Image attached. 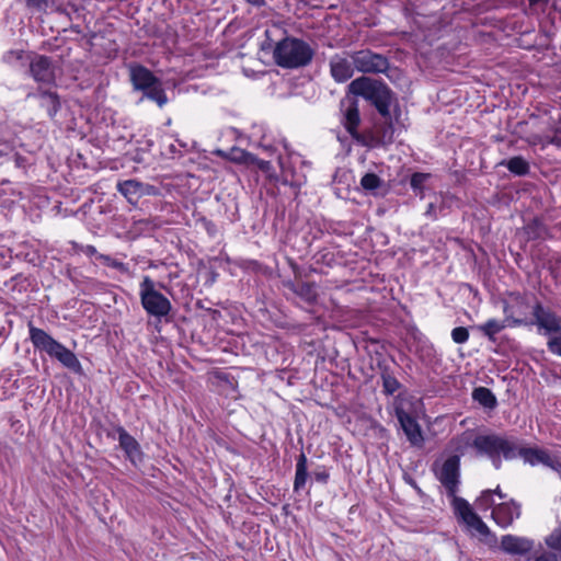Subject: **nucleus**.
<instances>
[{
    "label": "nucleus",
    "mask_w": 561,
    "mask_h": 561,
    "mask_svg": "<svg viewBox=\"0 0 561 561\" xmlns=\"http://www.w3.org/2000/svg\"><path fill=\"white\" fill-rule=\"evenodd\" d=\"M520 516V504L514 500L503 502L495 506L492 511V517L501 527L512 525L515 518Z\"/></svg>",
    "instance_id": "obj_18"
},
{
    "label": "nucleus",
    "mask_w": 561,
    "mask_h": 561,
    "mask_svg": "<svg viewBox=\"0 0 561 561\" xmlns=\"http://www.w3.org/2000/svg\"><path fill=\"white\" fill-rule=\"evenodd\" d=\"M472 399L485 409L493 410L497 405L496 397L485 387L474 388Z\"/></svg>",
    "instance_id": "obj_27"
},
{
    "label": "nucleus",
    "mask_w": 561,
    "mask_h": 561,
    "mask_svg": "<svg viewBox=\"0 0 561 561\" xmlns=\"http://www.w3.org/2000/svg\"><path fill=\"white\" fill-rule=\"evenodd\" d=\"M501 165L506 167L511 173L518 176H525L530 171L528 161L524 159L522 156H515L507 160H503L501 162Z\"/></svg>",
    "instance_id": "obj_26"
},
{
    "label": "nucleus",
    "mask_w": 561,
    "mask_h": 561,
    "mask_svg": "<svg viewBox=\"0 0 561 561\" xmlns=\"http://www.w3.org/2000/svg\"><path fill=\"white\" fill-rule=\"evenodd\" d=\"M525 233L529 240L545 239L548 236V228L540 219L535 218L526 225Z\"/></svg>",
    "instance_id": "obj_29"
},
{
    "label": "nucleus",
    "mask_w": 561,
    "mask_h": 561,
    "mask_svg": "<svg viewBox=\"0 0 561 561\" xmlns=\"http://www.w3.org/2000/svg\"><path fill=\"white\" fill-rule=\"evenodd\" d=\"M205 227L209 233L215 232V225L211 221H205Z\"/></svg>",
    "instance_id": "obj_49"
},
{
    "label": "nucleus",
    "mask_w": 561,
    "mask_h": 561,
    "mask_svg": "<svg viewBox=\"0 0 561 561\" xmlns=\"http://www.w3.org/2000/svg\"><path fill=\"white\" fill-rule=\"evenodd\" d=\"M355 61V68L363 73H383L389 69V60L386 56L370 49H360L350 54Z\"/></svg>",
    "instance_id": "obj_11"
},
{
    "label": "nucleus",
    "mask_w": 561,
    "mask_h": 561,
    "mask_svg": "<svg viewBox=\"0 0 561 561\" xmlns=\"http://www.w3.org/2000/svg\"><path fill=\"white\" fill-rule=\"evenodd\" d=\"M533 144H542V145H546V144H551V145H554L557 146L558 148H561V127H557L554 129V134L552 136H539V135H534L533 136Z\"/></svg>",
    "instance_id": "obj_33"
},
{
    "label": "nucleus",
    "mask_w": 561,
    "mask_h": 561,
    "mask_svg": "<svg viewBox=\"0 0 561 561\" xmlns=\"http://www.w3.org/2000/svg\"><path fill=\"white\" fill-rule=\"evenodd\" d=\"M256 163H259L261 169H264L268 164V162H266V161H260L259 162V160L256 161Z\"/></svg>",
    "instance_id": "obj_52"
},
{
    "label": "nucleus",
    "mask_w": 561,
    "mask_h": 561,
    "mask_svg": "<svg viewBox=\"0 0 561 561\" xmlns=\"http://www.w3.org/2000/svg\"><path fill=\"white\" fill-rule=\"evenodd\" d=\"M492 495H493L492 490L483 491L479 499L480 504L481 505H492L493 504Z\"/></svg>",
    "instance_id": "obj_41"
},
{
    "label": "nucleus",
    "mask_w": 561,
    "mask_h": 561,
    "mask_svg": "<svg viewBox=\"0 0 561 561\" xmlns=\"http://www.w3.org/2000/svg\"><path fill=\"white\" fill-rule=\"evenodd\" d=\"M98 259L106 266L113 267L122 274L129 275V267L126 263L117 261L107 254H99Z\"/></svg>",
    "instance_id": "obj_34"
},
{
    "label": "nucleus",
    "mask_w": 561,
    "mask_h": 561,
    "mask_svg": "<svg viewBox=\"0 0 561 561\" xmlns=\"http://www.w3.org/2000/svg\"><path fill=\"white\" fill-rule=\"evenodd\" d=\"M11 150V144L0 137V157L7 154Z\"/></svg>",
    "instance_id": "obj_43"
},
{
    "label": "nucleus",
    "mask_w": 561,
    "mask_h": 561,
    "mask_svg": "<svg viewBox=\"0 0 561 561\" xmlns=\"http://www.w3.org/2000/svg\"><path fill=\"white\" fill-rule=\"evenodd\" d=\"M348 91L370 102L380 116L386 118H389L390 107L398 101L394 92L383 81L365 76L353 80Z\"/></svg>",
    "instance_id": "obj_1"
},
{
    "label": "nucleus",
    "mask_w": 561,
    "mask_h": 561,
    "mask_svg": "<svg viewBox=\"0 0 561 561\" xmlns=\"http://www.w3.org/2000/svg\"><path fill=\"white\" fill-rule=\"evenodd\" d=\"M82 251L88 256L95 255L98 257V255H99L96 248L94 245H91V244H88V245L83 247Z\"/></svg>",
    "instance_id": "obj_45"
},
{
    "label": "nucleus",
    "mask_w": 561,
    "mask_h": 561,
    "mask_svg": "<svg viewBox=\"0 0 561 561\" xmlns=\"http://www.w3.org/2000/svg\"><path fill=\"white\" fill-rule=\"evenodd\" d=\"M30 340L33 346L39 352H45L49 357L58 360L64 367L77 375L83 374V368L76 354L64 344L55 340L43 329L36 328L28 322Z\"/></svg>",
    "instance_id": "obj_2"
},
{
    "label": "nucleus",
    "mask_w": 561,
    "mask_h": 561,
    "mask_svg": "<svg viewBox=\"0 0 561 561\" xmlns=\"http://www.w3.org/2000/svg\"><path fill=\"white\" fill-rule=\"evenodd\" d=\"M30 73L32 78L38 83L54 84L56 80L53 61L45 55H36L31 60Z\"/></svg>",
    "instance_id": "obj_14"
},
{
    "label": "nucleus",
    "mask_w": 561,
    "mask_h": 561,
    "mask_svg": "<svg viewBox=\"0 0 561 561\" xmlns=\"http://www.w3.org/2000/svg\"><path fill=\"white\" fill-rule=\"evenodd\" d=\"M501 548L510 554L525 556L534 548V542L525 537L505 535L502 537Z\"/></svg>",
    "instance_id": "obj_20"
},
{
    "label": "nucleus",
    "mask_w": 561,
    "mask_h": 561,
    "mask_svg": "<svg viewBox=\"0 0 561 561\" xmlns=\"http://www.w3.org/2000/svg\"><path fill=\"white\" fill-rule=\"evenodd\" d=\"M451 339L457 344L466 343L469 339L468 329L465 327H457L451 331Z\"/></svg>",
    "instance_id": "obj_39"
},
{
    "label": "nucleus",
    "mask_w": 561,
    "mask_h": 561,
    "mask_svg": "<svg viewBox=\"0 0 561 561\" xmlns=\"http://www.w3.org/2000/svg\"><path fill=\"white\" fill-rule=\"evenodd\" d=\"M248 3L256 7V8H262L266 4V1L265 0H245Z\"/></svg>",
    "instance_id": "obj_46"
},
{
    "label": "nucleus",
    "mask_w": 561,
    "mask_h": 561,
    "mask_svg": "<svg viewBox=\"0 0 561 561\" xmlns=\"http://www.w3.org/2000/svg\"><path fill=\"white\" fill-rule=\"evenodd\" d=\"M433 472L445 488L447 496L457 494L460 483V455H451L443 462L434 461Z\"/></svg>",
    "instance_id": "obj_7"
},
{
    "label": "nucleus",
    "mask_w": 561,
    "mask_h": 561,
    "mask_svg": "<svg viewBox=\"0 0 561 561\" xmlns=\"http://www.w3.org/2000/svg\"><path fill=\"white\" fill-rule=\"evenodd\" d=\"M314 56L311 46L297 37L286 36L274 47L273 58L284 69H297L308 66Z\"/></svg>",
    "instance_id": "obj_3"
},
{
    "label": "nucleus",
    "mask_w": 561,
    "mask_h": 561,
    "mask_svg": "<svg viewBox=\"0 0 561 561\" xmlns=\"http://www.w3.org/2000/svg\"><path fill=\"white\" fill-rule=\"evenodd\" d=\"M503 312L510 327L530 325L533 304L526 296L512 294L511 301L504 302Z\"/></svg>",
    "instance_id": "obj_9"
},
{
    "label": "nucleus",
    "mask_w": 561,
    "mask_h": 561,
    "mask_svg": "<svg viewBox=\"0 0 561 561\" xmlns=\"http://www.w3.org/2000/svg\"><path fill=\"white\" fill-rule=\"evenodd\" d=\"M530 325H536L538 331L546 335L559 334L561 332V317L551 308L545 307L539 300L533 304Z\"/></svg>",
    "instance_id": "obj_10"
},
{
    "label": "nucleus",
    "mask_w": 561,
    "mask_h": 561,
    "mask_svg": "<svg viewBox=\"0 0 561 561\" xmlns=\"http://www.w3.org/2000/svg\"><path fill=\"white\" fill-rule=\"evenodd\" d=\"M140 302L145 311L152 317H167L171 310V301L156 288V283L149 276H145L140 283Z\"/></svg>",
    "instance_id": "obj_5"
},
{
    "label": "nucleus",
    "mask_w": 561,
    "mask_h": 561,
    "mask_svg": "<svg viewBox=\"0 0 561 561\" xmlns=\"http://www.w3.org/2000/svg\"><path fill=\"white\" fill-rule=\"evenodd\" d=\"M493 493H495L500 499H506V494L502 493V491L500 490V488H496L494 491H492Z\"/></svg>",
    "instance_id": "obj_50"
},
{
    "label": "nucleus",
    "mask_w": 561,
    "mask_h": 561,
    "mask_svg": "<svg viewBox=\"0 0 561 561\" xmlns=\"http://www.w3.org/2000/svg\"><path fill=\"white\" fill-rule=\"evenodd\" d=\"M70 30L77 34H81L82 32L80 25H71Z\"/></svg>",
    "instance_id": "obj_51"
},
{
    "label": "nucleus",
    "mask_w": 561,
    "mask_h": 561,
    "mask_svg": "<svg viewBox=\"0 0 561 561\" xmlns=\"http://www.w3.org/2000/svg\"><path fill=\"white\" fill-rule=\"evenodd\" d=\"M308 479V459L304 453L297 457L294 491L298 492L305 488Z\"/></svg>",
    "instance_id": "obj_25"
},
{
    "label": "nucleus",
    "mask_w": 561,
    "mask_h": 561,
    "mask_svg": "<svg viewBox=\"0 0 561 561\" xmlns=\"http://www.w3.org/2000/svg\"><path fill=\"white\" fill-rule=\"evenodd\" d=\"M37 96L41 100V106L46 108L50 118H54L61 106L59 95L54 91L38 89Z\"/></svg>",
    "instance_id": "obj_22"
},
{
    "label": "nucleus",
    "mask_w": 561,
    "mask_h": 561,
    "mask_svg": "<svg viewBox=\"0 0 561 561\" xmlns=\"http://www.w3.org/2000/svg\"><path fill=\"white\" fill-rule=\"evenodd\" d=\"M545 542L550 549L561 552V526L547 536Z\"/></svg>",
    "instance_id": "obj_37"
},
{
    "label": "nucleus",
    "mask_w": 561,
    "mask_h": 561,
    "mask_svg": "<svg viewBox=\"0 0 561 561\" xmlns=\"http://www.w3.org/2000/svg\"><path fill=\"white\" fill-rule=\"evenodd\" d=\"M348 51L335 54L331 57L329 66L331 77L335 82L343 83L350 80L356 70L355 61Z\"/></svg>",
    "instance_id": "obj_13"
},
{
    "label": "nucleus",
    "mask_w": 561,
    "mask_h": 561,
    "mask_svg": "<svg viewBox=\"0 0 561 561\" xmlns=\"http://www.w3.org/2000/svg\"><path fill=\"white\" fill-rule=\"evenodd\" d=\"M16 2L24 3V5L36 12H45L48 0H16Z\"/></svg>",
    "instance_id": "obj_38"
},
{
    "label": "nucleus",
    "mask_w": 561,
    "mask_h": 561,
    "mask_svg": "<svg viewBox=\"0 0 561 561\" xmlns=\"http://www.w3.org/2000/svg\"><path fill=\"white\" fill-rule=\"evenodd\" d=\"M472 446L482 455H486L495 469L502 467L501 456L505 460L515 459L513 443L511 436H501L496 434L479 435L473 439Z\"/></svg>",
    "instance_id": "obj_4"
},
{
    "label": "nucleus",
    "mask_w": 561,
    "mask_h": 561,
    "mask_svg": "<svg viewBox=\"0 0 561 561\" xmlns=\"http://www.w3.org/2000/svg\"><path fill=\"white\" fill-rule=\"evenodd\" d=\"M507 325H508V323L505 320L504 321H499L496 319H490L485 323L479 325V330L490 341L494 342L496 334H499Z\"/></svg>",
    "instance_id": "obj_28"
},
{
    "label": "nucleus",
    "mask_w": 561,
    "mask_h": 561,
    "mask_svg": "<svg viewBox=\"0 0 561 561\" xmlns=\"http://www.w3.org/2000/svg\"><path fill=\"white\" fill-rule=\"evenodd\" d=\"M215 153L236 163L255 164L257 161V158L254 154L237 147L231 148L227 152L224 150H217Z\"/></svg>",
    "instance_id": "obj_23"
},
{
    "label": "nucleus",
    "mask_w": 561,
    "mask_h": 561,
    "mask_svg": "<svg viewBox=\"0 0 561 561\" xmlns=\"http://www.w3.org/2000/svg\"><path fill=\"white\" fill-rule=\"evenodd\" d=\"M314 476V479L318 481V482H322V483H327L328 480H329V472L323 470V471H317L313 473Z\"/></svg>",
    "instance_id": "obj_44"
},
{
    "label": "nucleus",
    "mask_w": 561,
    "mask_h": 561,
    "mask_svg": "<svg viewBox=\"0 0 561 561\" xmlns=\"http://www.w3.org/2000/svg\"><path fill=\"white\" fill-rule=\"evenodd\" d=\"M26 162V159L20 154L15 156V163L18 167H23Z\"/></svg>",
    "instance_id": "obj_48"
},
{
    "label": "nucleus",
    "mask_w": 561,
    "mask_h": 561,
    "mask_svg": "<svg viewBox=\"0 0 561 561\" xmlns=\"http://www.w3.org/2000/svg\"><path fill=\"white\" fill-rule=\"evenodd\" d=\"M378 367L380 369V378L382 381V392L386 396H393L394 392L401 389V382L397 379L388 365L379 363Z\"/></svg>",
    "instance_id": "obj_21"
},
{
    "label": "nucleus",
    "mask_w": 561,
    "mask_h": 561,
    "mask_svg": "<svg viewBox=\"0 0 561 561\" xmlns=\"http://www.w3.org/2000/svg\"><path fill=\"white\" fill-rule=\"evenodd\" d=\"M118 434L119 447L123 449L125 457L134 465L139 466L144 461V453L140 444L131 436L123 426L115 427Z\"/></svg>",
    "instance_id": "obj_15"
},
{
    "label": "nucleus",
    "mask_w": 561,
    "mask_h": 561,
    "mask_svg": "<svg viewBox=\"0 0 561 561\" xmlns=\"http://www.w3.org/2000/svg\"><path fill=\"white\" fill-rule=\"evenodd\" d=\"M453 499V506L455 508L456 514H458L461 519L466 523L471 515L476 514L470 504L462 497H458L457 494L450 496Z\"/></svg>",
    "instance_id": "obj_31"
},
{
    "label": "nucleus",
    "mask_w": 561,
    "mask_h": 561,
    "mask_svg": "<svg viewBox=\"0 0 561 561\" xmlns=\"http://www.w3.org/2000/svg\"><path fill=\"white\" fill-rule=\"evenodd\" d=\"M513 449L516 458H522L525 463L530 466L543 465L556 471L561 479V460L557 456L550 455L549 451L538 448L525 446L522 439L511 436Z\"/></svg>",
    "instance_id": "obj_6"
},
{
    "label": "nucleus",
    "mask_w": 561,
    "mask_h": 561,
    "mask_svg": "<svg viewBox=\"0 0 561 561\" xmlns=\"http://www.w3.org/2000/svg\"><path fill=\"white\" fill-rule=\"evenodd\" d=\"M144 98L153 101L154 103H157V105L159 107H163L168 103V96H167V93H165V91H164V89L162 87V82L161 81L158 82L156 85H153V88H151L150 90L145 92L142 94L141 100Z\"/></svg>",
    "instance_id": "obj_30"
},
{
    "label": "nucleus",
    "mask_w": 561,
    "mask_h": 561,
    "mask_svg": "<svg viewBox=\"0 0 561 561\" xmlns=\"http://www.w3.org/2000/svg\"><path fill=\"white\" fill-rule=\"evenodd\" d=\"M360 123L359 110L356 100L348 101L347 106L344 110L343 125L352 138L359 144L363 131H358Z\"/></svg>",
    "instance_id": "obj_19"
},
{
    "label": "nucleus",
    "mask_w": 561,
    "mask_h": 561,
    "mask_svg": "<svg viewBox=\"0 0 561 561\" xmlns=\"http://www.w3.org/2000/svg\"><path fill=\"white\" fill-rule=\"evenodd\" d=\"M425 215L430 216V217H435V205H434V203H430L428 204L427 209L425 211Z\"/></svg>",
    "instance_id": "obj_47"
},
{
    "label": "nucleus",
    "mask_w": 561,
    "mask_h": 561,
    "mask_svg": "<svg viewBox=\"0 0 561 561\" xmlns=\"http://www.w3.org/2000/svg\"><path fill=\"white\" fill-rule=\"evenodd\" d=\"M431 178L430 173L415 172L411 175L410 185L416 195L423 196L424 184Z\"/></svg>",
    "instance_id": "obj_32"
},
{
    "label": "nucleus",
    "mask_w": 561,
    "mask_h": 561,
    "mask_svg": "<svg viewBox=\"0 0 561 561\" xmlns=\"http://www.w3.org/2000/svg\"><path fill=\"white\" fill-rule=\"evenodd\" d=\"M129 76L134 90L141 91L142 94L161 81L142 65L130 66Z\"/></svg>",
    "instance_id": "obj_17"
},
{
    "label": "nucleus",
    "mask_w": 561,
    "mask_h": 561,
    "mask_svg": "<svg viewBox=\"0 0 561 561\" xmlns=\"http://www.w3.org/2000/svg\"><path fill=\"white\" fill-rule=\"evenodd\" d=\"M397 419L408 438L413 446H422L424 437L417 421L403 409L396 410Z\"/></svg>",
    "instance_id": "obj_16"
},
{
    "label": "nucleus",
    "mask_w": 561,
    "mask_h": 561,
    "mask_svg": "<svg viewBox=\"0 0 561 561\" xmlns=\"http://www.w3.org/2000/svg\"><path fill=\"white\" fill-rule=\"evenodd\" d=\"M547 346L552 354L561 357V335L550 337Z\"/></svg>",
    "instance_id": "obj_40"
},
{
    "label": "nucleus",
    "mask_w": 561,
    "mask_h": 561,
    "mask_svg": "<svg viewBox=\"0 0 561 561\" xmlns=\"http://www.w3.org/2000/svg\"><path fill=\"white\" fill-rule=\"evenodd\" d=\"M117 191L127 199L131 205H137L139 199L144 196L157 195L158 190L156 186L142 183L138 180L131 179L118 182Z\"/></svg>",
    "instance_id": "obj_12"
},
{
    "label": "nucleus",
    "mask_w": 561,
    "mask_h": 561,
    "mask_svg": "<svg viewBox=\"0 0 561 561\" xmlns=\"http://www.w3.org/2000/svg\"><path fill=\"white\" fill-rule=\"evenodd\" d=\"M466 524L482 536H486L490 533L489 527L485 525V523L480 518L478 514L471 515L470 518L466 522Z\"/></svg>",
    "instance_id": "obj_36"
},
{
    "label": "nucleus",
    "mask_w": 561,
    "mask_h": 561,
    "mask_svg": "<svg viewBox=\"0 0 561 561\" xmlns=\"http://www.w3.org/2000/svg\"><path fill=\"white\" fill-rule=\"evenodd\" d=\"M534 561H558V558L556 553L546 552L537 557Z\"/></svg>",
    "instance_id": "obj_42"
},
{
    "label": "nucleus",
    "mask_w": 561,
    "mask_h": 561,
    "mask_svg": "<svg viewBox=\"0 0 561 561\" xmlns=\"http://www.w3.org/2000/svg\"><path fill=\"white\" fill-rule=\"evenodd\" d=\"M394 140V126L389 118L382 117L376 121L374 126L363 131L359 145L368 148L387 147Z\"/></svg>",
    "instance_id": "obj_8"
},
{
    "label": "nucleus",
    "mask_w": 561,
    "mask_h": 561,
    "mask_svg": "<svg viewBox=\"0 0 561 561\" xmlns=\"http://www.w3.org/2000/svg\"><path fill=\"white\" fill-rule=\"evenodd\" d=\"M360 185L365 191L374 192L382 185V180L375 173H366L360 180Z\"/></svg>",
    "instance_id": "obj_35"
},
{
    "label": "nucleus",
    "mask_w": 561,
    "mask_h": 561,
    "mask_svg": "<svg viewBox=\"0 0 561 561\" xmlns=\"http://www.w3.org/2000/svg\"><path fill=\"white\" fill-rule=\"evenodd\" d=\"M287 286L308 304L314 302L318 298L317 285L314 283H289Z\"/></svg>",
    "instance_id": "obj_24"
}]
</instances>
